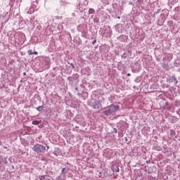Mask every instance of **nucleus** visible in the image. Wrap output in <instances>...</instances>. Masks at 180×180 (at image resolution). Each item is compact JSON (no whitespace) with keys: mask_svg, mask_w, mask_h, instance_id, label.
<instances>
[{"mask_svg":"<svg viewBox=\"0 0 180 180\" xmlns=\"http://www.w3.org/2000/svg\"><path fill=\"white\" fill-rule=\"evenodd\" d=\"M102 108V102L96 100L93 103V109H101Z\"/></svg>","mask_w":180,"mask_h":180,"instance_id":"423d86ee","label":"nucleus"},{"mask_svg":"<svg viewBox=\"0 0 180 180\" xmlns=\"http://www.w3.org/2000/svg\"><path fill=\"white\" fill-rule=\"evenodd\" d=\"M35 109L38 110V112H42L43 109H44V106L40 105L39 107L35 108Z\"/></svg>","mask_w":180,"mask_h":180,"instance_id":"ddd939ff","label":"nucleus"},{"mask_svg":"<svg viewBox=\"0 0 180 180\" xmlns=\"http://www.w3.org/2000/svg\"><path fill=\"white\" fill-rule=\"evenodd\" d=\"M112 133H117V129L113 128V131Z\"/></svg>","mask_w":180,"mask_h":180,"instance_id":"a878e982","label":"nucleus"},{"mask_svg":"<svg viewBox=\"0 0 180 180\" xmlns=\"http://www.w3.org/2000/svg\"><path fill=\"white\" fill-rule=\"evenodd\" d=\"M42 65L46 69L50 68V59L49 58L44 59L42 61Z\"/></svg>","mask_w":180,"mask_h":180,"instance_id":"0eeeda50","label":"nucleus"},{"mask_svg":"<svg viewBox=\"0 0 180 180\" xmlns=\"http://www.w3.org/2000/svg\"><path fill=\"white\" fill-rule=\"evenodd\" d=\"M174 106L176 108H178V106H180V100H176L175 102H174Z\"/></svg>","mask_w":180,"mask_h":180,"instance_id":"4468645a","label":"nucleus"},{"mask_svg":"<svg viewBox=\"0 0 180 180\" xmlns=\"http://www.w3.org/2000/svg\"><path fill=\"white\" fill-rule=\"evenodd\" d=\"M129 39V37L127 35H121L117 38V40L120 41H122L123 43L127 42V39Z\"/></svg>","mask_w":180,"mask_h":180,"instance_id":"6e6552de","label":"nucleus"},{"mask_svg":"<svg viewBox=\"0 0 180 180\" xmlns=\"http://www.w3.org/2000/svg\"><path fill=\"white\" fill-rule=\"evenodd\" d=\"M169 105V103L167 101V100L163 99L160 102V106L163 109V110H165L167 109V110H169V107H167Z\"/></svg>","mask_w":180,"mask_h":180,"instance_id":"20e7f679","label":"nucleus"},{"mask_svg":"<svg viewBox=\"0 0 180 180\" xmlns=\"http://www.w3.org/2000/svg\"><path fill=\"white\" fill-rule=\"evenodd\" d=\"M27 13H30V14H32V13H30L29 11L27 12Z\"/></svg>","mask_w":180,"mask_h":180,"instance_id":"58836bf2","label":"nucleus"},{"mask_svg":"<svg viewBox=\"0 0 180 180\" xmlns=\"http://www.w3.org/2000/svg\"><path fill=\"white\" fill-rule=\"evenodd\" d=\"M117 19H120V16H118V17H117Z\"/></svg>","mask_w":180,"mask_h":180,"instance_id":"4c0bfd02","label":"nucleus"},{"mask_svg":"<svg viewBox=\"0 0 180 180\" xmlns=\"http://www.w3.org/2000/svg\"><path fill=\"white\" fill-rule=\"evenodd\" d=\"M148 178L150 180H156L155 177H154V176H149Z\"/></svg>","mask_w":180,"mask_h":180,"instance_id":"393cba45","label":"nucleus"},{"mask_svg":"<svg viewBox=\"0 0 180 180\" xmlns=\"http://www.w3.org/2000/svg\"><path fill=\"white\" fill-rule=\"evenodd\" d=\"M94 22L96 23L98 25V23H99V18L96 17L94 20Z\"/></svg>","mask_w":180,"mask_h":180,"instance_id":"a211bd4d","label":"nucleus"},{"mask_svg":"<svg viewBox=\"0 0 180 180\" xmlns=\"http://www.w3.org/2000/svg\"><path fill=\"white\" fill-rule=\"evenodd\" d=\"M75 89V91H78V87H76Z\"/></svg>","mask_w":180,"mask_h":180,"instance_id":"f704fd0d","label":"nucleus"},{"mask_svg":"<svg viewBox=\"0 0 180 180\" xmlns=\"http://www.w3.org/2000/svg\"><path fill=\"white\" fill-rule=\"evenodd\" d=\"M173 23H174V22H172V21H169V22H168V25H169V26L170 27H171V26H172Z\"/></svg>","mask_w":180,"mask_h":180,"instance_id":"b1692460","label":"nucleus"},{"mask_svg":"<svg viewBox=\"0 0 180 180\" xmlns=\"http://www.w3.org/2000/svg\"><path fill=\"white\" fill-rule=\"evenodd\" d=\"M157 61H160V58H156Z\"/></svg>","mask_w":180,"mask_h":180,"instance_id":"72a5a7b5","label":"nucleus"},{"mask_svg":"<svg viewBox=\"0 0 180 180\" xmlns=\"http://www.w3.org/2000/svg\"><path fill=\"white\" fill-rule=\"evenodd\" d=\"M23 75H26V72H23Z\"/></svg>","mask_w":180,"mask_h":180,"instance_id":"c9c22d12","label":"nucleus"},{"mask_svg":"<svg viewBox=\"0 0 180 180\" xmlns=\"http://www.w3.org/2000/svg\"><path fill=\"white\" fill-rule=\"evenodd\" d=\"M112 169L113 172H119V165H112Z\"/></svg>","mask_w":180,"mask_h":180,"instance_id":"1a4fd4ad","label":"nucleus"},{"mask_svg":"<svg viewBox=\"0 0 180 180\" xmlns=\"http://www.w3.org/2000/svg\"><path fill=\"white\" fill-rule=\"evenodd\" d=\"M68 171V169H67L66 168H63V169H62L61 174L63 175H65V174H67Z\"/></svg>","mask_w":180,"mask_h":180,"instance_id":"dca6fc26","label":"nucleus"},{"mask_svg":"<svg viewBox=\"0 0 180 180\" xmlns=\"http://www.w3.org/2000/svg\"><path fill=\"white\" fill-rule=\"evenodd\" d=\"M122 58H127V53H124L122 55Z\"/></svg>","mask_w":180,"mask_h":180,"instance_id":"aec40b11","label":"nucleus"},{"mask_svg":"<svg viewBox=\"0 0 180 180\" xmlns=\"http://www.w3.org/2000/svg\"><path fill=\"white\" fill-rule=\"evenodd\" d=\"M94 13H95V9L89 8V15H94Z\"/></svg>","mask_w":180,"mask_h":180,"instance_id":"2eb2a0df","label":"nucleus"},{"mask_svg":"<svg viewBox=\"0 0 180 180\" xmlns=\"http://www.w3.org/2000/svg\"><path fill=\"white\" fill-rule=\"evenodd\" d=\"M33 54H34V56H37L39 54V53L37 51H34V52H33Z\"/></svg>","mask_w":180,"mask_h":180,"instance_id":"cd10ccee","label":"nucleus"},{"mask_svg":"<svg viewBox=\"0 0 180 180\" xmlns=\"http://www.w3.org/2000/svg\"><path fill=\"white\" fill-rule=\"evenodd\" d=\"M32 150L34 151V153L39 155L44 154V153L46 151V146L40 143L35 144L32 148Z\"/></svg>","mask_w":180,"mask_h":180,"instance_id":"f03ea898","label":"nucleus"},{"mask_svg":"<svg viewBox=\"0 0 180 180\" xmlns=\"http://www.w3.org/2000/svg\"><path fill=\"white\" fill-rule=\"evenodd\" d=\"M153 150H155V151H161V147L160 146H154Z\"/></svg>","mask_w":180,"mask_h":180,"instance_id":"f3484780","label":"nucleus"},{"mask_svg":"<svg viewBox=\"0 0 180 180\" xmlns=\"http://www.w3.org/2000/svg\"><path fill=\"white\" fill-rule=\"evenodd\" d=\"M28 54L29 56H32V54H33V51L32 49L28 50Z\"/></svg>","mask_w":180,"mask_h":180,"instance_id":"5701e85b","label":"nucleus"},{"mask_svg":"<svg viewBox=\"0 0 180 180\" xmlns=\"http://www.w3.org/2000/svg\"><path fill=\"white\" fill-rule=\"evenodd\" d=\"M146 164H151V161L150 160H147Z\"/></svg>","mask_w":180,"mask_h":180,"instance_id":"c756f323","label":"nucleus"},{"mask_svg":"<svg viewBox=\"0 0 180 180\" xmlns=\"http://www.w3.org/2000/svg\"><path fill=\"white\" fill-rule=\"evenodd\" d=\"M124 140H125V141H129V139H128V138L127 137H124Z\"/></svg>","mask_w":180,"mask_h":180,"instance_id":"2f4dec72","label":"nucleus"},{"mask_svg":"<svg viewBox=\"0 0 180 180\" xmlns=\"http://www.w3.org/2000/svg\"><path fill=\"white\" fill-rule=\"evenodd\" d=\"M96 44V39H94L93 41H92V44L94 46V44Z\"/></svg>","mask_w":180,"mask_h":180,"instance_id":"bb28decb","label":"nucleus"},{"mask_svg":"<svg viewBox=\"0 0 180 180\" xmlns=\"http://www.w3.org/2000/svg\"><path fill=\"white\" fill-rule=\"evenodd\" d=\"M119 109V105H111L108 106L107 110H104L103 113L105 115V116H110L112 113H115V112H117Z\"/></svg>","mask_w":180,"mask_h":180,"instance_id":"f257e3e1","label":"nucleus"},{"mask_svg":"<svg viewBox=\"0 0 180 180\" xmlns=\"http://www.w3.org/2000/svg\"><path fill=\"white\" fill-rule=\"evenodd\" d=\"M131 75L130 73L127 74V77H131Z\"/></svg>","mask_w":180,"mask_h":180,"instance_id":"473e14b6","label":"nucleus"},{"mask_svg":"<svg viewBox=\"0 0 180 180\" xmlns=\"http://www.w3.org/2000/svg\"><path fill=\"white\" fill-rule=\"evenodd\" d=\"M69 82H75V84H78L79 82V75L76 73L73 74L72 76H69L67 78Z\"/></svg>","mask_w":180,"mask_h":180,"instance_id":"7ed1b4c3","label":"nucleus"},{"mask_svg":"<svg viewBox=\"0 0 180 180\" xmlns=\"http://www.w3.org/2000/svg\"><path fill=\"white\" fill-rule=\"evenodd\" d=\"M179 63H180V60H177L176 61V64H179Z\"/></svg>","mask_w":180,"mask_h":180,"instance_id":"7c9ffc66","label":"nucleus"},{"mask_svg":"<svg viewBox=\"0 0 180 180\" xmlns=\"http://www.w3.org/2000/svg\"><path fill=\"white\" fill-rule=\"evenodd\" d=\"M32 123V124L37 126V124H40V123H41V120H33Z\"/></svg>","mask_w":180,"mask_h":180,"instance_id":"f8f14e48","label":"nucleus"},{"mask_svg":"<svg viewBox=\"0 0 180 180\" xmlns=\"http://www.w3.org/2000/svg\"><path fill=\"white\" fill-rule=\"evenodd\" d=\"M133 88H134V89H136V86H134Z\"/></svg>","mask_w":180,"mask_h":180,"instance_id":"e433bc0d","label":"nucleus"},{"mask_svg":"<svg viewBox=\"0 0 180 180\" xmlns=\"http://www.w3.org/2000/svg\"><path fill=\"white\" fill-rule=\"evenodd\" d=\"M45 146H46V151L49 150V149L50 148V146H47V144H45Z\"/></svg>","mask_w":180,"mask_h":180,"instance_id":"c85d7f7f","label":"nucleus"},{"mask_svg":"<svg viewBox=\"0 0 180 180\" xmlns=\"http://www.w3.org/2000/svg\"><path fill=\"white\" fill-rule=\"evenodd\" d=\"M160 12H161V9H158V10L154 13V15H158V13H160Z\"/></svg>","mask_w":180,"mask_h":180,"instance_id":"4be33fe9","label":"nucleus"},{"mask_svg":"<svg viewBox=\"0 0 180 180\" xmlns=\"http://www.w3.org/2000/svg\"><path fill=\"white\" fill-rule=\"evenodd\" d=\"M167 81L169 84H174V85H176L178 84V79H176V77L175 75L169 76L167 78Z\"/></svg>","mask_w":180,"mask_h":180,"instance_id":"39448f33","label":"nucleus"},{"mask_svg":"<svg viewBox=\"0 0 180 180\" xmlns=\"http://www.w3.org/2000/svg\"><path fill=\"white\" fill-rule=\"evenodd\" d=\"M68 64L70 66H72V70H74V68H75V65H74V64L70 63V62L68 63Z\"/></svg>","mask_w":180,"mask_h":180,"instance_id":"412c9836","label":"nucleus"},{"mask_svg":"<svg viewBox=\"0 0 180 180\" xmlns=\"http://www.w3.org/2000/svg\"><path fill=\"white\" fill-rule=\"evenodd\" d=\"M141 79H143L141 76H139L136 78V79L134 81H135V82H136V84H139V83L141 82Z\"/></svg>","mask_w":180,"mask_h":180,"instance_id":"9b49d317","label":"nucleus"},{"mask_svg":"<svg viewBox=\"0 0 180 180\" xmlns=\"http://www.w3.org/2000/svg\"><path fill=\"white\" fill-rule=\"evenodd\" d=\"M178 120H179V119H178V117H176L175 116H172V118H170V122L172 124L176 123V122H178Z\"/></svg>","mask_w":180,"mask_h":180,"instance_id":"9d476101","label":"nucleus"},{"mask_svg":"<svg viewBox=\"0 0 180 180\" xmlns=\"http://www.w3.org/2000/svg\"><path fill=\"white\" fill-rule=\"evenodd\" d=\"M39 179L40 180H45L46 179V176L45 175L39 176Z\"/></svg>","mask_w":180,"mask_h":180,"instance_id":"6ab92c4d","label":"nucleus"}]
</instances>
